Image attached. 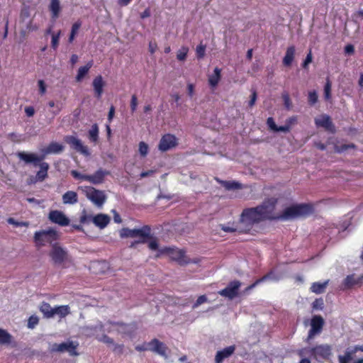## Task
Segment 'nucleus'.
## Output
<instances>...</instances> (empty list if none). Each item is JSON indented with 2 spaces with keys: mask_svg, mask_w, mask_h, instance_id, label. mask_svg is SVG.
Here are the masks:
<instances>
[{
  "mask_svg": "<svg viewBox=\"0 0 363 363\" xmlns=\"http://www.w3.org/2000/svg\"><path fill=\"white\" fill-rule=\"evenodd\" d=\"M267 124L269 130L273 132H288L289 131V125L278 126L272 117H269L267 120Z\"/></svg>",
  "mask_w": 363,
  "mask_h": 363,
  "instance_id": "obj_26",
  "label": "nucleus"
},
{
  "mask_svg": "<svg viewBox=\"0 0 363 363\" xmlns=\"http://www.w3.org/2000/svg\"><path fill=\"white\" fill-rule=\"evenodd\" d=\"M240 285L241 283L239 281H233L225 289L220 291L218 293L223 296L233 299L238 296V291Z\"/></svg>",
  "mask_w": 363,
  "mask_h": 363,
  "instance_id": "obj_13",
  "label": "nucleus"
},
{
  "mask_svg": "<svg viewBox=\"0 0 363 363\" xmlns=\"http://www.w3.org/2000/svg\"><path fill=\"white\" fill-rule=\"evenodd\" d=\"M61 34V30H58L57 33L52 34L51 47L55 50L58 48Z\"/></svg>",
  "mask_w": 363,
  "mask_h": 363,
  "instance_id": "obj_38",
  "label": "nucleus"
},
{
  "mask_svg": "<svg viewBox=\"0 0 363 363\" xmlns=\"http://www.w3.org/2000/svg\"><path fill=\"white\" fill-rule=\"evenodd\" d=\"M277 199L272 198L264 201L261 205L245 209L240 216V223L249 230L255 223L266 219H274L273 211Z\"/></svg>",
  "mask_w": 363,
  "mask_h": 363,
  "instance_id": "obj_1",
  "label": "nucleus"
},
{
  "mask_svg": "<svg viewBox=\"0 0 363 363\" xmlns=\"http://www.w3.org/2000/svg\"><path fill=\"white\" fill-rule=\"evenodd\" d=\"M104 86L105 82L101 75H98L94 79L92 86L94 91V96L98 99H100L102 96Z\"/></svg>",
  "mask_w": 363,
  "mask_h": 363,
  "instance_id": "obj_19",
  "label": "nucleus"
},
{
  "mask_svg": "<svg viewBox=\"0 0 363 363\" xmlns=\"http://www.w3.org/2000/svg\"><path fill=\"white\" fill-rule=\"evenodd\" d=\"M40 311L43 313L44 316L47 318H50L54 316V308H52L48 303H43L40 305Z\"/></svg>",
  "mask_w": 363,
  "mask_h": 363,
  "instance_id": "obj_32",
  "label": "nucleus"
},
{
  "mask_svg": "<svg viewBox=\"0 0 363 363\" xmlns=\"http://www.w3.org/2000/svg\"><path fill=\"white\" fill-rule=\"evenodd\" d=\"M354 52V48L352 45L349 44L345 47V52L348 55L353 54Z\"/></svg>",
  "mask_w": 363,
  "mask_h": 363,
  "instance_id": "obj_57",
  "label": "nucleus"
},
{
  "mask_svg": "<svg viewBox=\"0 0 363 363\" xmlns=\"http://www.w3.org/2000/svg\"><path fill=\"white\" fill-rule=\"evenodd\" d=\"M314 122L317 128H322L329 133L334 134L336 131L330 116L327 114L323 113L316 117Z\"/></svg>",
  "mask_w": 363,
  "mask_h": 363,
  "instance_id": "obj_9",
  "label": "nucleus"
},
{
  "mask_svg": "<svg viewBox=\"0 0 363 363\" xmlns=\"http://www.w3.org/2000/svg\"><path fill=\"white\" fill-rule=\"evenodd\" d=\"M64 150V146L58 143H52L48 146L43 147L40 149V152L42 153L43 158L46 157V155L50 154H58L62 152Z\"/></svg>",
  "mask_w": 363,
  "mask_h": 363,
  "instance_id": "obj_20",
  "label": "nucleus"
},
{
  "mask_svg": "<svg viewBox=\"0 0 363 363\" xmlns=\"http://www.w3.org/2000/svg\"><path fill=\"white\" fill-rule=\"evenodd\" d=\"M108 174L109 172L108 171L100 169L98 171H96L94 174L89 175L88 182L93 184H101L104 182L105 177Z\"/></svg>",
  "mask_w": 363,
  "mask_h": 363,
  "instance_id": "obj_22",
  "label": "nucleus"
},
{
  "mask_svg": "<svg viewBox=\"0 0 363 363\" xmlns=\"http://www.w3.org/2000/svg\"><path fill=\"white\" fill-rule=\"evenodd\" d=\"M221 229L225 233H234L236 229L229 226L220 225Z\"/></svg>",
  "mask_w": 363,
  "mask_h": 363,
  "instance_id": "obj_60",
  "label": "nucleus"
},
{
  "mask_svg": "<svg viewBox=\"0 0 363 363\" xmlns=\"http://www.w3.org/2000/svg\"><path fill=\"white\" fill-rule=\"evenodd\" d=\"M206 45L201 43L199 45H197L196 49V55L198 59H202L205 56L206 52Z\"/></svg>",
  "mask_w": 363,
  "mask_h": 363,
  "instance_id": "obj_41",
  "label": "nucleus"
},
{
  "mask_svg": "<svg viewBox=\"0 0 363 363\" xmlns=\"http://www.w3.org/2000/svg\"><path fill=\"white\" fill-rule=\"evenodd\" d=\"M68 143L72 146L73 149L77 152L82 153L84 155L88 156L89 152L86 146L84 145L82 141L77 138H72Z\"/></svg>",
  "mask_w": 363,
  "mask_h": 363,
  "instance_id": "obj_21",
  "label": "nucleus"
},
{
  "mask_svg": "<svg viewBox=\"0 0 363 363\" xmlns=\"http://www.w3.org/2000/svg\"><path fill=\"white\" fill-rule=\"evenodd\" d=\"M57 239V234L52 229L36 232L34 235V241L39 247L45 245V243H52Z\"/></svg>",
  "mask_w": 363,
  "mask_h": 363,
  "instance_id": "obj_6",
  "label": "nucleus"
},
{
  "mask_svg": "<svg viewBox=\"0 0 363 363\" xmlns=\"http://www.w3.org/2000/svg\"><path fill=\"white\" fill-rule=\"evenodd\" d=\"M189 48L186 46H182L177 54V58L179 61H184L187 57Z\"/></svg>",
  "mask_w": 363,
  "mask_h": 363,
  "instance_id": "obj_40",
  "label": "nucleus"
},
{
  "mask_svg": "<svg viewBox=\"0 0 363 363\" xmlns=\"http://www.w3.org/2000/svg\"><path fill=\"white\" fill-rule=\"evenodd\" d=\"M208 301V298L207 297L205 296V295H201L200 296L197 300L196 301V302L194 303L192 308H197L199 306H200L201 304L206 302Z\"/></svg>",
  "mask_w": 363,
  "mask_h": 363,
  "instance_id": "obj_49",
  "label": "nucleus"
},
{
  "mask_svg": "<svg viewBox=\"0 0 363 363\" xmlns=\"http://www.w3.org/2000/svg\"><path fill=\"white\" fill-rule=\"evenodd\" d=\"M138 106V98L136 95L133 94L131 97L130 100V110L132 113H134L136 111Z\"/></svg>",
  "mask_w": 363,
  "mask_h": 363,
  "instance_id": "obj_51",
  "label": "nucleus"
},
{
  "mask_svg": "<svg viewBox=\"0 0 363 363\" xmlns=\"http://www.w3.org/2000/svg\"><path fill=\"white\" fill-rule=\"evenodd\" d=\"M168 255L171 259L178 262L181 265H185L189 264V261L187 260V257L183 250L173 247H164L162 250H160V254L156 255V257H159L161 255Z\"/></svg>",
  "mask_w": 363,
  "mask_h": 363,
  "instance_id": "obj_3",
  "label": "nucleus"
},
{
  "mask_svg": "<svg viewBox=\"0 0 363 363\" xmlns=\"http://www.w3.org/2000/svg\"><path fill=\"white\" fill-rule=\"evenodd\" d=\"M147 242L150 250L156 251L157 252V254H160V250L163 248L160 247L158 240L156 238H152Z\"/></svg>",
  "mask_w": 363,
  "mask_h": 363,
  "instance_id": "obj_37",
  "label": "nucleus"
},
{
  "mask_svg": "<svg viewBox=\"0 0 363 363\" xmlns=\"http://www.w3.org/2000/svg\"><path fill=\"white\" fill-rule=\"evenodd\" d=\"M251 96H250V100L249 101V106L250 107H252L255 104V102H256V100H257V91L255 89H252L251 91Z\"/></svg>",
  "mask_w": 363,
  "mask_h": 363,
  "instance_id": "obj_52",
  "label": "nucleus"
},
{
  "mask_svg": "<svg viewBox=\"0 0 363 363\" xmlns=\"http://www.w3.org/2000/svg\"><path fill=\"white\" fill-rule=\"evenodd\" d=\"M49 255L55 265L61 266L68 259L67 252L57 242L52 245Z\"/></svg>",
  "mask_w": 363,
  "mask_h": 363,
  "instance_id": "obj_4",
  "label": "nucleus"
},
{
  "mask_svg": "<svg viewBox=\"0 0 363 363\" xmlns=\"http://www.w3.org/2000/svg\"><path fill=\"white\" fill-rule=\"evenodd\" d=\"M148 346H149L150 350H151L154 352H156L164 357H167V347L163 342L159 341L158 340H157V339L152 340L151 342H150L148 343Z\"/></svg>",
  "mask_w": 363,
  "mask_h": 363,
  "instance_id": "obj_17",
  "label": "nucleus"
},
{
  "mask_svg": "<svg viewBox=\"0 0 363 363\" xmlns=\"http://www.w3.org/2000/svg\"><path fill=\"white\" fill-rule=\"evenodd\" d=\"M296 49L294 45L287 48L285 55L283 58V65L286 67H290L294 61Z\"/></svg>",
  "mask_w": 363,
  "mask_h": 363,
  "instance_id": "obj_24",
  "label": "nucleus"
},
{
  "mask_svg": "<svg viewBox=\"0 0 363 363\" xmlns=\"http://www.w3.org/2000/svg\"><path fill=\"white\" fill-rule=\"evenodd\" d=\"M113 213V219H114V221L117 223H121L122 220L119 216V214L115 211V210H113L112 211Z\"/></svg>",
  "mask_w": 363,
  "mask_h": 363,
  "instance_id": "obj_64",
  "label": "nucleus"
},
{
  "mask_svg": "<svg viewBox=\"0 0 363 363\" xmlns=\"http://www.w3.org/2000/svg\"><path fill=\"white\" fill-rule=\"evenodd\" d=\"M17 156L26 164H33L35 167L44 160L42 154L40 155H38L35 153L27 152H19L17 153Z\"/></svg>",
  "mask_w": 363,
  "mask_h": 363,
  "instance_id": "obj_11",
  "label": "nucleus"
},
{
  "mask_svg": "<svg viewBox=\"0 0 363 363\" xmlns=\"http://www.w3.org/2000/svg\"><path fill=\"white\" fill-rule=\"evenodd\" d=\"M296 123H297V116H292L286 120V124L284 125H289V129H290L291 126Z\"/></svg>",
  "mask_w": 363,
  "mask_h": 363,
  "instance_id": "obj_56",
  "label": "nucleus"
},
{
  "mask_svg": "<svg viewBox=\"0 0 363 363\" xmlns=\"http://www.w3.org/2000/svg\"><path fill=\"white\" fill-rule=\"evenodd\" d=\"M77 342L73 341H67L60 344L55 343L52 345L51 350L52 352H67L71 356H77L78 355L77 352Z\"/></svg>",
  "mask_w": 363,
  "mask_h": 363,
  "instance_id": "obj_8",
  "label": "nucleus"
},
{
  "mask_svg": "<svg viewBox=\"0 0 363 363\" xmlns=\"http://www.w3.org/2000/svg\"><path fill=\"white\" fill-rule=\"evenodd\" d=\"M284 105L287 110H290L292 108V102L290 96L287 92H284L281 95Z\"/></svg>",
  "mask_w": 363,
  "mask_h": 363,
  "instance_id": "obj_42",
  "label": "nucleus"
},
{
  "mask_svg": "<svg viewBox=\"0 0 363 363\" xmlns=\"http://www.w3.org/2000/svg\"><path fill=\"white\" fill-rule=\"evenodd\" d=\"M331 88H332V83H331L329 77H327L326 82L324 86V98H325V101H330L332 98Z\"/></svg>",
  "mask_w": 363,
  "mask_h": 363,
  "instance_id": "obj_35",
  "label": "nucleus"
},
{
  "mask_svg": "<svg viewBox=\"0 0 363 363\" xmlns=\"http://www.w3.org/2000/svg\"><path fill=\"white\" fill-rule=\"evenodd\" d=\"M114 113H115V107L113 106H111L110 107L108 114V119L109 121H111L113 119Z\"/></svg>",
  "mask_w": 363,
  "mask_h": 363,
  "instance_id": "obj_63",
  "label": "nucleus"
},
{
  "mask_svg": "<svg viewBox=\"0 0 363 363\" xmlns=\"http://www.w3.org/2000/svg\"><path fill=\"white\" fill-rule=\"evenodd\" d=\"M324 324V320L320 315H315L311 319V329L309 331L308 339H312L316 334L320 333Z\"/></svg>",
  "mask_w": 363,
  "mask_h": 363,
  "instance_id": "obj_14",
  "label": "nucleus"
},
{
  "mask_svg": "<svg viewBox=\"0 0 363 363\" xmlns=\"http://www.w3.org/2000/svg\"><path fill=\"white\" fill-rule=\"evenodd\" d=\"M85 194L86 197L99 207L102 206L106 201V195L104 193L93 187H86Z\"/></svg>",
  "mask_w": 363,
  "mask_h": 363,
  "instance_id": "obj_10",
  "label": "nucleus"
},
{
  "mask_svg": "<svg viewBox=\"0 0 363 363\" xmlns=\"http://www.w3.org/2000/svg\"><path fill=\"white\" fill-rule=\"evenodd\" d=\"M313 213V207L307 204L294 206L286 208L279 216H274V219L291 220L306 216Z\"/></svg>",
  "mask_w": 363,
  "mask_h": 363,
  "instance_id": "obj_2",
  "label": "nucleus"
},
{
  "mask_svg": "<svg viewBox=\"0 0 363 363\" xmlns=\"http://www.w3.org/2000/svg\"><path fill=\"white\" fill-rule=\"evenodd\" d=\"M328 281H325L324 283H313L311 286V291L315 294H321L324 291Z\"/></svg>",
  "mask_w": 363,
  "mask_h": 363,
  "instance_id": "obj_36",
  "label": "nucleus"
},
{
  "mask_svg": "<svg viewBox=\"0 0 363 363\" xmlns=\"http://www.w3.org/2000/svg\"><path fill=\"white\" fill-rule=\"evenodd\" d=\"M101 340H102L104 342H105V343H106L107 345H111V346H113V345H114V342H113V339L110 338V337H108L107 335H104V336L102 337Z\"/></svg>",
  "mask_w": 363,
  "mask_h": 363,
  "instance_id": "obj_58",
  "label": "nucleus"
},
{
  "mask_svg": "<svg viewBox=\"0 0 363 363\" xmlns=\"http://www.w3.org/2000/svg\"><path fill=\"white\" fill-rule=\"evenodd\" d=\"M77 201V194L75 191H69L62 196V201L65 204H74Z\"/></svg>",
  "mask_w": 363,
  "mask_h": 363,
  "instance_id": "obj_31",
  "label": "nucleus"
},
{
  "mask_svg": "<svg viewBox=\"0 0 363 363\" xmlns=\"http://www.w3.org/2000/svg\"><path fill=\"white\" fill-rule=\"evenodd\" d=\"M81 26H82V22L80 21H77L75 23H74L72 26L70 34L76 36V35L77 34V32Z\"/></svg>",
  "mask_w": 363,
  "mask_h": 363,
  "instance_id": "obj_47",
  "label": "nucleus"
},
{
  "mask_svg": "<svg viewBox=\"0 0 363 363\" xmlns=\"http://www.w3.org/2000/svg\"><path fill=\"white\" fill-rule=\"evenodd\" d=\"M99 134V127L96 123H94L91 125V128L89 130V136H98Z\"/></svg>",
  "mask_w": 363,
  "mask_h": 363,
  "instance_id": "obj_53",
  "label": "nucleus"
},
{
  "mask_svg": "<svg viewBox=\"0 0 363 363\" xmlns=\"http://www.w3.org/2000/svg\"><path fill=\"white\" fill-rule=\"evenodd\" d=\"M71 174L75 179L89 181V175H87V174H82L79 173V172H77L76 170H72L71 171Z\"/></svg>",
  "mask_w": 363,
  "mask_h": 363,
  "instance_id": "obj_45",
  "label": "nucleus"
},
{
  "mask_svg": "<svg viewBox=\"0 0 363 363\" xmlns=\"http://www.w3.org/2000/svg\"><path fill=\"white\" fill-rule=\"evenodd\" d=\"M334 139L335 138H327L325 142H315V145L320 150H327L328 151L330 152H343L349 148H354V144H350V145H343L341 146H338L336 145V143L334 141Z\"/></svg>",
  "mask_w": 363,
  "mask_h": 363,
  "instance_id": "obj_5",
  "label": "nucleus"
},
{
  "mask_svg": "<svg viewBox=\"0 0 363 363\" xmlns=\"http://www.w3.org/2000/svg\"><path fill=\"white\" fill-rule=\"evenodd\" d=\"M69 313L70 310L68 306H60L54 308V315H57L60 318H65Z\"/></svg>",
  "mask_w": 363,
  "mask_h": 363,
  "instance_id": "obj_33",
  "label": "nucleus"
},
{
  "mask_svg": "<svg viewBox=\"0 0 363 363\" xmlns=\"http://www.w3.org/2000/svg\"><path fill=\"white\" fill-rule=\"evenodd\" d=\"M355 353V350L353 349H347L344 354L338 356L339 363H353V361H354V354Z\"/></svg>",
  "mask_w": 363,
  "mask_h": 363,
  "instance_id": "obj_29",
  "label": "nucleus"
},
{
  "mask_svg": "<svg viewBox=\"0 0 363 363\" xmlns=\"http://www.w3.org/2000/svg\"><path fill=\"white\" fill-rule=\"evenodd\" d=\"M38 87H39V91L41 95H43L46 92V85L43 80L40 79L38 82Z\"/></svg>",
  "mask_w": 363,
  "mask_h": 363,
  "instance_id": "obj_54",
  "label": "nucleus"
},
{
  "mask_svg": "<svg viewBox=\"0 0 363 363\" xmlns=\"http://www.w3.org/2000/svg\"><path fill=\"white\" fill-rule=\"evenodd\" d=\"M357 283V281H355L354 277L352 275V276H347L345 281H344V284L346 287H351L352 286H353L354 284H355Z\"/></svg>",
  "mask_w": 363,
  "mask_h": 363,
  "instance_id": "obj_48",
  "label": "nucleus"
},
{
  "mask_svg": "<svg viewBox=\"0 0 363 363\" xmlns=\"http://www.w3.org/2000/svg\"><path fill=\"white\" fill-rule=\"evenodd\" d=\"M235 347L232 345L218 351L216 355V363H221L225 358L230 357L235 351Z\"/></svg>",
  "mask_w": 363,
  "mask_h": 363,
  "instance_id": "obj_23",
  "label": "nucleus"
},
{
  "mask_svg": "<svg viewBox=\"0 0 363 363\" xmlns=\"http://www.w3.org/2000/svg\"><path fill=\"white\" fill-rule=\"evenodd\" d=\"M221 78V69L216 67L213 74L208 77V83L211 87H216Z\"/></svg>",
  "mask_w": 363,
  "mask_h": 363,
  "instance_id": "obj_30",
  "label": "nucleus"
},
{
  "mask_svg": "<svg viewBox=\"0 0 363 363\" xmlns=\"http://www.w3.org/2000/svg\"><path fill=\"white\" fill-rule=\"evenodd\" d=\"M150 229L147 225L140 229H129L128 228H123L120 231V236L121 238H147L150 237Z\"/></svg>",
  "mask_w": 363,
  "mask_h": 363,
  "instance_id": "obj_7",
  "label": "nucleus"
},
{
  "mask_svg": "<svg viewBox=\"0 0 363 363\" xmlns=\"http://www.w3.org/2000/svg\"><path fill=\"white\" fill-rule=\"evenodd\" d=\"M157 48V46L155 43L150 42L149 43V51L151 54H153L155 52Z\"/></svg>",
  "mask_w": 363,
  "mask_h": 363,
  "instance_id": "obj_62",
  "label": "nucleus"
},
{
  "mask_svg": "<svg viewBox=\"0 0 363 363\" xmlns=\"http://www.w3.org/2000/svg\"><path fill=\"white\" fill-rule=\"evenodd\" d=\"M25 113L28 117H32L35 114V109L33 106H26Z\"/></svg>",
  "mask_w": 363,
  "mask_h": 363,
  "instance_id": "obj_55",
  "label": "nucleus"
},
{
  "mask_svg": "<svg viewBox=\"0 0 363 363\" xmlns=\"http://www.w3.org/2000/svg\"><path fill=\"white\" fill-rule=\"evenodd\" d=\"M7 222L11 224V225H13L16 227H26V228H28L29 226V223L28 222H18V221H16L13 218H9L7 219Z\"/></svg>",
  "mask_w": 363,
  "mask_h": 363,
  "instance_id": "obj_43",
  "label": "nucleus"
},
{
  "mask_svg": "<svg viewBox=\"0 0 363 363\" xmlns=\"http://www.w3.org/2000/svg\"><path fill=\"white\" fill-rule=\"evenodd\" d=\"M318 101V96L315 90L311 91L308 94V103L310 106L315 105Z\"/></svg>",
  "mask_w": 363,
  "mask_h": 363,
  "instance_id": "obj_39",
  "label": "nucleus"
},
{
  "mask_svg": "<svg viewBox=\"0 0 363 363\" xmlns=\"http://www.w3.org/2000/svg\"><path fill=\"white\" fill-rule=\"evenodd\" d=\"M52 21H55L60 16L62 7L60 0H50L48 5Z\"/></svg>",
  "mask_w": 363,
  "mask_h": 363,
  "instance_id": "obj_18",
  "label": "nucleus"
},
{
  "mask_svg": "<svg viewBox=\"0 0 363 363\" xmlns=\"http://www.w3.org/2000/svg\"><path fill=\"white\" fill-rule=\"evenodd\" d=\"M177 138H161L158 148L162 152H167L178 145Z\"/></svg>",
  "mask_w": 363,
  "mask_h": 363,
  "instance_id": "obj_16",
  "label": "nucleus"
},
{
  "mask_svg": "<svg viewBox=\"0 0 363 363\" xmlns=\"http://www.w3.org/2000/svg\"><path fill=\"white\" fill-rule=\"evenodd\" d=\"M188 94L190 97H192L194 93V85L193 84H189L187 85Z\"/></svg>",
  "mask_w": 363,
  "mask_h": 363,
  "instance_id": "obj_59",
  "label": "nucleus"
},
{
  "mask_svg": "<svg viewBox=\"0 0 363 363\" xmlns=\"http://www.w3.org/2000/svg\"><path fill=\"white\" fill-rule=\"evenodd\" d=\"M12 342V336L6 330L0 328V345H9Z\"/></svg>",
  "mask_w": 363,
  "mask_h": 363,
  "instance_id": "obj_34",
  "label": "nucleus"
},
{
  "mask_svg": "<svg viewBox=\"0 0 363 363\" xmlns=\"http://www.w3.org/2000/svg\"><path fill=\"white\" fill-rule=\"evenodd\" d=\"M39 318L36 315H31L28 320V328L33 329L34 328L38 323Z\"/></svg>",
  "mask_w": 363,
  "mask_h": 363,
  "instance_id": "obj_44",
  "label": "nucleus"
},
{
  "mask_svg": "<svg viewBox=\"0 0 363 363\" xmlns=\"http://www.w3.org/2000/svg\"><path fill=\"white\" fill-rule=\"evenodd\" d=\"M123 347V345H116L114 343V345H113V351L116 352H118V353H122Z\"/></svg>",
  "mask_w": 363,
  "mask_h": 363,
  "instance_id": "obj_61",
  "label": "nucleus"
},
{
  "mask_svg": "<svg viewBox=\"0 0 363 363\" xmlns=\"http://www.w3.org/2000/svg\"><path fill=\"white\" fill-rule=\"evenodd\" d=\"M38 166L40 167V170L36 174V179L43 182L48 176L49 164L47 162H41Z\"/></svg>",
  "mask_w": 363,
  "mask_h": 363,
  "instance_id": "obj_28",
  "label": "nucleus"
},
{
  "mask_svg": "<svg viewBox=\"0 0 363 363\" xmlns=\"http://www.w3.org/2000/svg\"><path fill=\"white\" fill-rule=\"evenodd\" d=\"M93 66V60L89 61L84 66L80 67L77 71L75 79L77 82H80L88 74L89 69Z\"/></svg>",
  "mask_w": 363,
  "mask_h": 363,
  "instance_id": "obj_25",
  "label": "nucleus"
},
{
  "mask_svg": "<svg viewBox=\"0 0 363 363\" xmlns=\"http://www.w3.org/2000/svg\"><path fill=\"white\" fill-rule=\"evenodd\" d=\"M148 146L143 142L140 143L139 144V152L141 155L145 156L147 154Z\"/></svg>",
  "mask_w": 363,
  "mask_h": 363,
  "instance_id": "obj_50",
  "label": "nucleus"
},
{
  "mask_svg": "<svg viewBox=\"0 0 363 363\" xmlns=\"http://www.w3.org/2000/svg\"><path fill=\"white\" fill-rule=\"evenodd\" d=\"M312 355L318 361L326 359L331 354V347L328 345H320L311 350Z\"/></svg>",
  "mask_w": 363,
  "mask_h": 363,
  "instance_id": "obj_12",
  "label": "nucleus"
},
{
  "mask_svg": "<svg viewBox=\"0 0 363 363\" xmlns=\"http://www.w3.org/2000/svg\"><path fill=\"white\" fill-rule=\"evenodd\" d=\"M49 219L55 223L62 226H67L69 223V218L64 213L60 211H52L49 213Z\"/></svg>",
  "mask_w": 363,
  "mask_h": 363,
  "instance_id": "obj_15",
  "label": "nucleus"
},
{
  "mask_svg": "<svg viewBox=\"0 0 363 363\" xmlns=\"http://www.w3.org/2000/svg\"><path fill=\"white\" fill-rule=\"evenodd\" d=\"M312 60H313V56H312L311 50H310L309 52L307 54V55L306 57V59L304 60V61L302 63V67L303 69H307L308 65L312 62Z\"/></svg>",
  "mask_w": 363,
  "mask_h": 363,
  "instance_id": "obj_46",
  "label": "nucleus"
},
{
  "mask_svg": "<svg viewBox=\"0 0 363 363\" xmlns=\"http://www.w3.org/2000/svg\"><path fill=\"white\" fill-rule=\"evenodd\" d=\"M110 218L105 214H98L93 218V223L100 228H104L109 223Z\"/></svg>",
  "mask_w": 363,
  "mask_h": 363,
  "instance_id": "obj_27",
  "label": "nucleus"
}]
</instances>
